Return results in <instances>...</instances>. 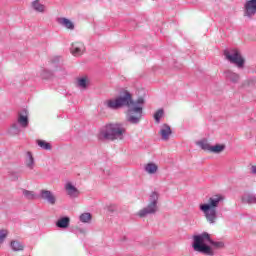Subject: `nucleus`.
<instances>
[{"mask_svg": "<svg viewBox=\"0 0 256 256\" xmlns=\"http://www.w3.org/2000/svg\"><path fill=\"white\" fill-rule=\"evenodd\" d=\"M242 202L247 203L248 205H255L256 196L255 194L246 193L242 196Z\"/></svg>", "mask_w": 256, "mask_h": 256, "instance_id": "aec40b11", "label": "nucleus"}, {"mask_svg": "<svg viewBox=\"0 0 256 256\" xmlns=\"http://www.w3.org/2000/svg\"><path fill=\"white\" fill-rule=\"evenodd\" d=\"M161 117H163V109H159L155 114H154V119L156 123H161Z\"/></svg>", "mask_w": 256, "mask_h": 256, "instance_id": "c85d7f7f", "label": "nucleus"}, {"mask_svg": "<svg viewBox=\"0 0 256 256\" xmlns=\"http://www.w3.org/2000/svg\"><path fill=\"white\" fill-rule=\"evenodd\" d=\"M144 171L148 173V175H155V173L159 171V166L153 162H150L144 166Z\"/></svg>", "mask_w": 256, "mask_h": 256, "instance_id": "f3484780", "label": "nucleus"}, {"mask_svg": "<svg viewBox=\"0 0 256 256\" xmlns=\"http://www.w3.org/2000/svg\"><path fill=\"white\" fill-rule=\"evenodd\" d=\"M143 105H145V99L143 97L134 101L131 92L124 90L123 93L115 99H108L104 101L106 109L117 111L122 107H128L126 112V121L131 125H139L141 119H143Z\"/></svg>", "mask_w": 256, "mask_h": 256, "instance_id": "f257e3e1", "label": "nucleus"}, {"mask_svg": "<svg viewBox=\"0 0 256 256\" xmlns=\"http://www.w3.org/2000/svg\"><path fill=\"white\" fill-rule=\"evenodd\" d=\"M71 54L74 57H81L85 53V44L83 42H74L70 48Z\"/></svg>", "mask_w": 256, "mask_h": 256, "instance_id": "1a4fd4ad", "label": "nucleus"}, {"mask_svg": "<svg viewBox=\"0 0 256 256\" xmlns=\"http://www.w3.org/2000/svg\"><path fill=\"white\" fill-rule=\"evenodd\" d=\"M66 193L69 197L77 198L79 197V190L71 182H67L65 185Z\"/></svg>", "mask_w": 256, "mask_h": 256, "instance_id": "9b49d317", "label": "nucleus"}, {"mask_svg": "<svg viewBox=\"0 0 256 256\" xmlns=\"http://www.w3.org/2000/svg\"><path fill=\"white\" fill-rule=\"evenodd\" d=\"M57 71H61V68L56 67L53 70L43 69L40 73V77L42 79H53V77H55V73H57Z\"/></svg>", "mask_w": 256, "mask_h": 256, "instance_id": "ddd939ff", "label": "nucleus"}, {"mask_svg": "<svg viewBox=\"0 0 256 256\" xmlns=\"http://www.w3.org/2000/svg\"><path fill=\"white\" fill-rule=\"evenodd\" d=\"M171 127L167 124H163L160 128V135L162 137V141H169V137H171Z\"/></svg>", "mask_w": 256, "mask_h": 256, "instance_id": "f8f14e48", "label": "nucleus"}, {"mask_svg": "<svg viewBox=\"0 0 256 256\" xmlns=\"http://www.w3.org/2000/svg\"><path fill=\"white\" fill-rule=\"evenodd\" d=\"M197 145L203 149V151H209L211 153V144L207 140H201L197 142Z\"/></svg>", "mask_w": 256, "mask_h": 256, "instance_id": "393cba45", "label": "nucleus"}, {"mask_svg": "<svg viewBox=\"0 0 256 256\" xmlns=\"http://www.w3.org/2000/svg\"><path fill=\"white\" fill-rule=\"evenodd\" d=\"M13 175H14L15 179H17V178H18V177H17V173H14Z\"/></svg>", "mask_w": 256, "mask_h": 256, "instance_id": "2f4dec72", "label": "nucleus"}, {"mask_svg": "<svg viewBox=\"0 0 256 256\" xmlns=\"http://www.w3.org/2000/svg\"><path fill=\"white\" fill-rule=\"evenodd\" d=\"M36 143H37L38 147H40L44 151H51V143H49L45 140H37Z\"/></svg>", "mask_w": 256, "mask_h": 256, "instance_id": "5701e85b", "label": "nucleus"}, {"mask_svg": "<svg viewBox=\"0 0 256 256\" xmlns=\"http://www.w3.org/2000/svg\"><path fill=\"white\" fill-rule=\"evenodd\" d=\"M22 194L24 195V197L26 198V199H29V200H33V199H35V192H33V191H29V190H23L22 191Z\"/></svg>", "mask_w": 256, "mask_h": 256, "instance_id": "cd10ccee", "label": "nucleus"}, {"mask_svg": "<svg viewBox=\"0 0 256 256\" xmlns=\"http://www.w3.org/2000/svg\"><path fill=\"white\" fill-rule=\"evenodd\" d=\"M70 221L71 219H69V217L60 218L56 222V227H59V229H67V227H69Z\"/></svg>", "mask_w": 256, "mask_h": 256, "instance_id": "412c9836", "label": "nucleus"}, {"mask_svg": "<svg viewBox=\"0 0 256 256\" xmlns=\"http://www.w3.org/2000/svg\"><path fill=\"white\" fill-rule=\"evenodd\" d=\"M224 75L228 81H231V83H239V79H240L239 74H237L231 70H226L224 72Z\"/></svg>", "mask_w": 256, "mask_h": 256, "instance_id": "dca6fc26", "label": "nucleus"}, {"mask_svg": "<svg viewBox=\"0 0 256 256\" xmlns=\"http://www.w3.org/2000/svg\"><path fill=\"white\" fill-rule=\"evenodd\" d=\"M79 219L81 223H91V213H82Z\"/></svg>", "mask_w": 256, "mask_h": 256, "instance_id": "bb28decb", "label": "nucleus"}, {"mask_svg": "<svg viewBox=\"0 0 256 256\" xmlns=\"http://www.w3.org/2000/svg\"><path fill=\"white\" fill-rule=\"evenodd\" d=\"M10 248L14 252L23 251L25 249V244H23V242H21L19 240H12L10 242Z\"/></svg>", "mask_w": 256, "mask_h": 256, "instance_id": "a211bd4d", "label": "nucleus"}, {"mask_svg": "<svg viewBox=\"0 0 256 256\" xmlns=\"http://www.w3.org/2000/svg\"><path fill=\"white\" fill-rule=\"evenodd\" d=\"M104 175H106L107 177H109V175H111V169L107 168L104 171Z\"/></svg>", "mask_w": 256, "mask_h": 256, "instance_id": "7c9ffc66", "label": "nucleus"}, {"mask_svg": "<svg viewBox=\"0 0 256 256\" xmlns=\"http://www.w3.org/2000/svg\"><path fill=\"white\" fill-rule=\"evenodd\" d=\"M57 22L59 23V25H62V27H65L70 31H73V29H75V24L68 18H64V17L58 18Z\"/></svg>", "mask_w": 256, "mask_h": 256, "instance_id": "4468645a", "label": "nucleus"}, {"mask_svg": "<svg viewBox=\"0 0 256 256\" xmlns=\"http://www.w3.org/2000/svg\"><path fill=\"white\" fill-rule=\"evenodd\" d=\"M19 133H21V126L16 122V123L12 124V126L10 128V134L11 135H19Z\"/></svg>", "mask_w": 256, "mask_h": 256, "instance_id": "a878e982", "label": "nucleus"}, {"mask_svg": "<svg viewBox=\"0 0 256 256\" xmlns=\"http://www.w3.org/2000/svg\"><path fill=\"white\" fill-rule=\"evenodd\" d=\"M127 129L121 123L108 124L99 132L100 141H123Z\"/></svg>", "mask_w": 256, "mask_h": 256, "instance_id": "20e7f679", "label": "nucleus"}, {"mask_svg": "<svg viewBox=\"0 0 256 256\" xmlns=\"http://www.w3.org/2000/svg\"><path fill=\"white\" fill-rule=\"evenodd\" d=\"M22 129H27L29 127V116L27 115V110H23L18 114L17 122Z\"/></svg>", "mask_w": 256, "mask_h": 256, "instance_id": "9d476101", "label": "nucleus"}, {"mask_svg": "<svg viewBox=\"0 0 256 256\" xmlns=\"http://www.w3.org/2000/svg\"><path fill=\"white\" fill-rule=\"evenodd\" d=\"M77 85L80 89H87L89 87V78L87 76L78 78Z\"/></svg>", "mask_w": 256, "mask_h": 256, "instance_id": "4be33fe9", "label": "nucleus"}, {"mask_svg": "<svg viewBox=\"0 0 256 256\" xmlns=\"http://www.w3.org/2000/svg\"><path fill=\"white\" fill-rule=\"evenodd\" d=\"M40 198L43 201H46L49 205H55L57 203V197L51 190H41L40 191Z\"/></svg>", "mask_w": 256, "mask_h": 256, "instance_id": "6e6552de", "label": "nucleus"}, {"mask_svg": "<svg viewBox=\"0 0 256 256\" xmlns=\"http://www.w3.org/2000/svg\"><path fill=\"white\" fill-rule=\"evenodd\" d=\"M25 165L28 169H35V158H33V154L31 152L26 153Z\"/></svg>", "mask_w": 256, "mask_h": 256, "instance_id": "6ab92c4d", "label": "nucleus"}, {"mask_svg": "<svg viewBox=\"0 0 256 256\" xmlns=\"http://www.w3.org/2000/svg\"><path fill=\"white\" fill-rule=\"evenodd\" d=\"M159 203V193L152 192L149 197V203L146 207L138 211V217H147V215H155L159 211L157 204Z\"/></svg>", "mask_w": 256, "mask_h": 256, "instance_id": "39448f33", "label": "nucleus"}, {"mask_svg": "<svg viewBox=\"0 0 256 256\" xmlns=\"http://www.w3.org/2000/svg\"><path fill=\"white\" fill-rule=\"evenodd\" d=\"M223 201H225L223 195L215 194L208 198L207 203L200 204V211H202L210 225L217 223V209H219Z\"/></svg>", "mask_w": 256, "mask_h": 256, "instance_id": "7ed1b4c3", "label": "nucleus"}, {"mask_svg": "<svg viewBox=\"0 0 256 256\" xmlns=\"http://www.w3.org/2000/svg\"><path fill=\"white\" fill-rule=\"evenodd\" d=\"M8 232L7 230H0V244L7 239Z\"/></svg>", "mask_w": 256, "mask_h": 256, "instance_id": "c756f323", "label": "nucleus"}, {"mask_svg": "<svg viewBox=\"0 0 256 256\" xmlns=\"http://www.w3.org/2000/svg\"><path fill=\"white\" fill-rule=\"evenodd\" d=\"M31 8L36 13H46L47 12L45 5L41 4V2L39 0H34L31 3Z\"/></svg>", "mask_w": 256, "mask_h": 256, "instance_id": "2eb2a0df", "label": "nucleus"}, {"mask_svg": "<svg viewBox=\"0 0 256 256\" xmlns=\"http://www.w3.org/2000/svg\"><path fill=\"white\" fill-rule=\"evenodd\" d=\"M225 151V144H216L215 146H211L210 153H223Z\"/></svg>", "mask_w": 256, "mask_h": 256, "instance_id": "b1692460", "label": "nucleus"}, {"mask_svg": "<svg viewBox=\"0 0 256 256\" xmlns=\"http://www.w3.org/2000/svg\"><path fill=\"white\" fill-rule=\"evenodd\" d=\"M256 15V0H246L244 3V17L253 19Z\"/></svg>", "mask_w": 256, "mask_h": 256, "instance_id": "0eeeda50", "label": "nucleus"}, {"mask_svg": "<svg viewBox=\"0 0 256 256\" xmlns=\"http://www.w3.org/2000/svg\"><path fill=\"white\" fill-rule=\"evenodd\" d=\"M224 57L227 61L236 65L238 69H243V67H245V59H243L241 52L237 49L224 50Z\"/></svg>", "mask_w": 256, "mask_h": 256, "instance_id": "423d86ee", "label": "nucleus"}, {"mask_svg": "<svg viewBox=\"0 0 256 256\" xmlns=\"http://www.w3.org/2000/svg\"><path fill=\"white\" fill-rule=\"evenodd\" d=\"M210 245H212L214 249H223V247H225V243L221 241H213L211 235L207 232L193 236L192 247L197 253L207 256H215V251Z\"/></svg>", "mask_w": 256, "mask_h": 256, "instance_id": "f03ea898", "label": "nucleus"}]
</instances>
